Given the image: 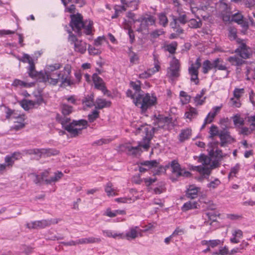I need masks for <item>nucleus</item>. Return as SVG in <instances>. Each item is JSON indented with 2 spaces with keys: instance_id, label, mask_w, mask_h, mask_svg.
Wrapping results in <instances>:
<instances>
[{
  "instance_id": "1",
  "label": "nucleus",
  "mask_w": 255,
  "mask_h": 255,
  "mask_svg": "<svg viewBox=\"0 0 255 255\" xmlns=\"http://www.w3.org/2000/svg\"><path fill=\"white\" fill-rule=\"evenodd\" d=\"M62 65L56 63L54 65H48L46 67L45 72L39 74V79L42 82H48L50 85H56L61 81V85L70 86L73 82L70 79V68L68 66H65L62 71H58Z\"/></svg>"
},
{
  "instance_id": "2",
  "label": "nucleus",
  "mask_w": 255,
  "mask_h": 255,
  "mask_svg": "<svg viewBox=\"0 0 255 255\" xmlns=\"http://www.w3.org/2000/svg\"><path fill=\"white\" fill-rule=\"evenodd\" d=\"M70 26L73 31L79 36L83 34L93 35L94 31L93 22L90 20H83V16L80 13L72 14L70 16Z\"/></svg>"
},
{
  "instance_id": "3",
  "label": "nucleus",
  "mask_w": 255,
  "mask_h": 255,
  "mask_svg": "<svg viewBox=\"0 0 255 255\" xmlns=\"http://www.w3.org/2000/svg\"><path fill=\"white\" fill-rule=\"evenodd\" d=\"M140 131L145 134L143 137L142 140L138 142L137 146H129L128 147V151L130 154L133 155H139L143 150L147 151L150 147V143L152 138V134L151 130L144 126H141L137 129V133H140Z\"/></svg>"
},
{
  "instance_id": "4",
  "label": "nucleus",
  "mask_w": 255,
  "mask_h": 255,
  "mask_svg": "<svg viewBox=\"0 0 255 255\" xmlns=\"http://www.w3.org/2000/svg\"><path fill=\"white\" fill-rule=\"evenodd\" d=\"M220 160L217 159V160L212 162L210 157L206 155L201 154L199 157L198 162L201 163L202 165L195 166V168L200 174L209 175L212 169L219 166V160Z\"/></svg>"
},
{
  "instance_id": "5",
  "label": "nucleus",
  "mask_w": 255,
  "mask_h": 255,
  "mask_svg": "<svg viewBox=\"0 0 255 255\" xmlns=\"http://www.w3.org/2000/svg\"><path fill=\"white\" fill-rule=\"evenodd\" d=\"M133 102L136 106L140 108L142 112H145L147 109L157 104V98L155 96L149 93L146 94L144 96L138 94Z\"/></svg>"
},
{
  "instance_id": "6",
  "label": "nucleus",
  "mask_w": 255,
  "mask_h": 255,
  "mask_svg": "<svg viewBox=\"0 0 255 255\" xmlns=\"http://www.w3.org/2000/svg\"><path fill=\"white\" fill-rule=\"evenodd\" d=\"M88 122L85 120L73 121L66 127V130L72 136L75 137L80 134L82 130L86 128Z\"/></svg>"
},
{
  "instance_id": "7",
  "label": "nucleus",
  "mask_w": 255,
  "mask_h": 255,
  "mask_svg": "<svg viewBox=\"0 0 255 255\" xmlns=\"http://www.w3.org/2000/svg\"><path fill=\"white\" fill-rule=\"evenodd\" d=\"M26 153L35 154L41 158L57 155L59 154V151L55 148H33L27 150Z\"/></svg>"
},
{
  "instance_id": "8",
  "label": "nucleus",
  "mask_w": 255,
  "mask_h": 255,
  "mask_svg": "<svg viewBox=\"0 0 255 255\" xmlns=\"http://www.w3.org/2000/svg\"><path fill=\"white\" fill-rule=\"evenodd\" d=\"M68 41L74 45V51L81 54H84L87 50V44L86 42L77 39L71 32H69Z\"/></svg>"
},
{
  "instance_id": "9",
  "label": "nucleus",
  "mask_w": 255,
  "mask_h": 255,
  "mask_svg": "<svg viewBox=\"0 0 255 255\" xmlns=\"http://www.w3.org/2000/svg\"><path fill=\"white\" fill-rule=\"evenodd\" d=\"M201 66V59L198 57L196 59L195 63L191 64L188 68V72L191 77L190 80L196 85L199 83L198 71Z\"/></svg>"
},
{
  "instance_id": "10",
  "label": "nucleus",
  "mask_w": 255,
  "mask_h": 255,
  "mask_svg": "<svg viewBox=\"0 0 255 255\" xmlns=\"http://www.w3.org/2000/svg\"><path fill=\"white\" fill-rule=\"evenodd\" d=\"M59 221L58 219L42 220L28 223L26 226L29 229H41L50 226L52 224H57Z\"/></svg>"
},
{
  "instance_id": "11",
  "label": "nucleus",
  "mask_w": 255,
  "mask_h": 255,
  "mask_svg": "<svg viewBox=\"0 0 255 255\" xmlns=\"http://www.w3.org/2000/svg\"><path fill=\"white\" fill-rule=\"evenodd\" d=\"M142 231L138 226H131L129 228L128 230L125 234L121 233L122 234L123 238L121 239H126L128 241H131L135 239L138 237L142 236Z\"/></svg>"
},
{
  "instance_id": "12",
  "label": "nucleus",
  "mask_w": 255,
  "mask_h": 255,
  "mask_svg": "<svg viewBox=\"0 0 255 255\" xmlns=\"http://www.w3.org/2000/svg\"><path fill=\"white\" fill-rule=\"evenodd\" d=\"M180 63L178 59L173 57L170 63V67L167 70V75L171 78H176L179 76Z\"/></svg>"
},
{
  "instance_id": "13",
  "label": "nucleus",
  "mask_w": 255,
  "mask_h": 255,
  "mask_svg": "<svg viewBox=\"0 0 255 255\" xmlns=\"http://www.w3.org/2000/svg\"><path fill=\"white\" fill-rule=\"evenodd\" d=\"M237 42L240 44V46L236 50V52L239 53L240 56L244 59L250 58L252 55L251 50L249 47L247 46L244 40L241 39H237Z\"/></svg>"
},
{
  "instance_id": "14",
  "label": "nucleus",
  "mask_w": 255,
  "mask_h": 255,
  "mask_svg": "<svg viewBox=\"0 0 255 255\" xmlns=\"http://www.w3.org/2000/svg\"><path fill=\"white\" fill-rule=\"evenodd\" d=\"M171 167L172 173L175 174L177 177L184 176L189 177L191 176V173L189 171H185L182 169L178 162L174 160L171 163Z\"/></svg>"
},
{
  "instance_id": "15",
  "label": "nucleus",
  "mask_w": 255,
  "mask_h": 255,
  "mask_svg": "<svg viewBox=\"0 0 255 255\" xmlns=\"http://www.w3.org/2000/svg\"><path fill=\"white\" fill-rule=\"evenodd\" d=\"M43 102V99L39 97L36 101L28 100H23L19 102L20 106L26 111L29 110L35 107L40 105Z\"/></svg>"
},
{
  "instance_id": "16",
  "label": "nucleus",
  "mask_w": 255,
  "mask_h": 255,
  "mask_svg": "<svg viewBox=\"0 0 255 255\" xmlns=\"http://www.w3.org/2000/svg\"><path fill=\"white\" fill-rule=\"evenodd\" d=\"M123 5L121 8L123 11H126L128 7H130L133 9H137L139 4L141 0H121Z\"/></svg>"
},
{
  "instance_id": "17",
  "label": "nucleus",
  "mask_w": 255,
  "mask_h": 255,
  "mask_svg": "<svg viewBox=\"0 0 255 255\" xmlns=\"http://www.w3.org/2000/svg\"><path fill=\"white\" fill-rule=\"evenodd\" d=\"M93 81L96 89L102 91L104 94L107 92L103 79L97 74L95 73L92 76Z\"/></svg>"
},
{
  "instance_id": "18",
  "label": "nucleus",
  "mask_w": 255,
  "mask_h": 255,
  "mask_svg": "<svg viewBox=\"0 0 255 255\" xmlns=\"http://www.w3.org/2000/svg\"><path fill=\"white\" fill-rule=\"evenodd\" d=\"M218 144L219 142L218 141L211 142L209 144V145L210 148L209 153L211 155L214 156L216 158L221 160V159L224 156L222 150L218 149H216L215 151L214 150L216 147H217Z\"/></svg>"
},
{
  "instance_id": "19",
  "label": "nucleus",
  "mask_w": 255,
  "mask_h": 255,
  "mask_svg": "<svg viewBox=\"0 0 255 255\" xmlns=\"http://www.w3.org/2000/svg\"><path fill=\"white\" fill-rule=\"evenodd\" d=\"M222 106L214 107L212 108L211 112H210L206 118L205 119V124H210L212 123L217 115V114L220 111Z\"/></svg>"
},
{
  "instance_id": "20",
  "label": "nucleus",
  "mask_w": 255,
  "mask_h": 255,
  "mask_svg": "<svg viewBox=\"0 0 255 255\" xmlns=\"http://www.w3.org/2000/svg\"><path fill=\"white\" fill-rule=\"evenodd\" d=\"M140 164L141 166H145L146 167H144L142 166L139 167V170L140 172H144L146 171H147L148 169L154 167H157L158 165V162L156 160H147L144 161L140 163Z\"/></svg>"
},
{
  "instance_id": "21",
  "label": "nucleus",
  "mask_w": 255,
  "mask_h": 255,
  "mask_svg": "<svg viewBox=\"0 0 255 255\" xmlns=\"http://www.w3.org/2000/svg\"><path fill=\"white\" fill-rule=\"evenodd\" d=\"M168 122V118L162 115L154 116V123L159 128H163Z\"/></svg>"
},
{
  "instance_id": "22",
  "label": "nucleus",
  "mask_w": 255,
  "mask_h": 255,
  "mask_svg": "<svg viewBox=\"0 0 255 255\" xmlns=\"http://www.w3.org/2000/svg\"><path fill=\"white\" fill-rule=\"evenodd\" d=\"M231 20L237 22L239 24H241L244 28L246 29L248 27V22L245 21L243 20V16L240 13H237L233 14Z\"/></svg>"
},
{
  "instance_id": "23",
  "label": "nucleus",
  "mask_w": 255,
  "mask_h": 255,
  "mask_svg": "<svg viewBox=\"0 0 255 255\" xmlns=\"http://www.w3.org/2000/svg\"><path fill=\"white\" fill-rule=\"evenodd\" d=\"M219 135L220 138V144L222 146H224L227 143L231 142L233 139L230 133L227 131H222L219 134Z\"/></svg>"
},
{
  "instance_id": "24",
  "label": "nucleus",
  "mask_w": 255,
  "mask_h": 255,
  "mask_svg": "<svg viewBox=\"0 0 255 255\" xmlns=\"http://www.w3.org/2000/svg\"><path fill=\"white\" fill-rule=\"evenodd\" d=\"M200 188L194 185H190L186 192V196L191 199H194L197 197Z\"/></svg>"
},
{
  "instance_id": "25",
  "label": "nucleus",
  "mask_w": 255,
  "mask_h": 255,
  "mask_svg": "<svg viewBox=\"0 0 255 255\" xmlns=\"http://www.w3.org/2000/svg\"><path fill=\"white\" fill-rule=\"evenodd\" d=\"M243 236V233L241 230H235L232 232V237L230 239V242L233 244H238Z\"/></svg>"
},
{
  "instance_id": "26",
  "label": "nucleus",
  "mask_w": 255,
  "mask_h": 255,
  "mask_svg": "<svg viewBox=\"0 0 255 255\" xmlns=\"http://www.w3.org/2000/svg\"><path fill=\"white\" fill-rule=\"evenodd\" d=\"M126 211L123 210H116L112 211L110 208H107L104 213V215L108 216L110 218H113L117 216L118 215H125Z\"/></svg>"
},
{
  "instance_id": "27",
  "label": "nucleus",
  "mask_w": 255,
  "mask_h": 255,
  "mask_svg": "<svg viewBox=\"0 0 255 255\" xmlns=\"http://www.w3.org/2000/svg\"><path fill=\"white\" fill-rule=\"evenodd\" d=\"M111 105V102L107 101L105 99L98 98L96 101V108L99 109H102L106 107H109Z\"/></svg>"
},
{
  "instance_id": "28",
  "label": "nucleus",
  "mask_w": 255,
  "mask_h": 255,
  "mask_svg": "<svg viewBox=\"0 0 255 255\" xmlns=\"http://www.w3.org/2000/svg\"><path fill=\"white\" fill-rule=\"evenodd\" d=\"M246 70V75L247 79H255V63H253L250 66H247Z\"/></svg>"
},
{
  "instance_id": "29",
  "label": "nucleus",
  "mask_w": 255,
  "mask_h": 255,
  "mask_svg": "<svg viewBox=\"0 0 255 255\" xmlns=\"http://www.w3.org/2000/svg\"><path fill=\"white\" fill-rule=\"evenodd\" d=\"M102 233L105 237L109 238H113L115 239H121V238H123V235L121 233H117L112 230H103Z\"/></svg>"
},
{
  "instance_id": "30",
  "label": "nucleus",
  "mask_w": 255,
  "mask_h": 255,
  "mask_svg": "<svg viewBox=\"0 0 255 255\" xmlns=\"http://www.w3.org/2000/svg\"><path fill=\"white\" fill-rule=\"evenodd\" d=\"M10 118L15 119H20L22 121L25 119L24 115L17 114L14 112V111L8 109L6 112V118L8 119Z\"/></svg>"
},
{
  "instance_id": "31",
  "label": "nucleus",
  "mask_w": 255,
  "mask_h": 255,
  "mask_svg": "<svg viewBox=\"0 0 255 255\" xmlns=\"http://www.w3.org/2000/svg\"><path fill=\"white\" fill-rule=\"evenodd\" d=\"M64 174L61 171H57L54 173V176L51 177L49 179L45 180V183L47 184H51L52 183H55L59 181L63 176Z\"/></svg>"
},
{
  "instance_id": "32",
  "label": "nucleus",
  "mask_w": 255,
  "mask_h": 255,
  "mask_svg": "<svg viewBox=\"0 0 255 255\" xmlns=\"http://www.w3.org/2000/svg\"><path fill=\"white\" fill-rule=\"evenodd\" d=\"M231 65L235 66H240L243 64L244 62V61L241 58H240L238 56L234 55L233 56H230L228 58L227 60Z\"/></svg>"
},
{
  "instance_id": "33",
  "label": "nucleus",
  "mask_w": 255,
  "mask_h": 255,
  "mask_svg": "<svg viewBox=\"0 0 255 255\" xmlns=\"http://www.w3.org/2000/svg\"><path fill=\"white\" fill-rule=\"evenodd\" d=\"M223 60L220 58H216L212 62L213 69H217L219 70H226L227 67L223 64Z\"/></svg>"
},
{
  "instance_id": "34",
  "label": "nucleus",
  "mask_w": 255,
  "mask_h": 255,
  "mask_svg": "<svg viewBox=\"0 0 255 255\" xmlns=\"http://www.w3.org/2000/svg\"><path fill=\"white\" fill-rule=\"evenodd\" d=\"M198 115V111L196 109L190 107L188 111L185 113L186 118L189 119L190 121L195 118Z\"/></svg>"
},
{
  "instance_id": "35",
  "label": "nucleus",
  "mask_w": 255,
  "mask_h": 255,
  "mask_svg": "<svg viewBox=\"0 0 255 255\" xmlns=\"http://www.w3.org/2000/svg\"><path fill=\"white\" fill-rule=\"evenodd\" d=\"M191 135V130L189 128H186L185 129H183L181 130V133H180L179 136V140L181 142L184 141V140L188 139Z\"/></svg>"
},
{
  "instance_id": "36",
  "label": "nucleus",
  "mask_w": 255,
  "mask_h": 255,
  "mask_svg": "<svg viewBox=\"0 0 255 255\" xmlns=\"http://www.w3.org/2000/svg\"><path fill=\"white\" fill-rule=\"evenodd\" d=\"M135 21L139 22L140 26L137 28V31L138 32H143L144 31H147L148 29L149 24L147 23L145 20L142 17L141 19L135 20Z\"/></svg>"
},
{
  "instance_id": "37",
  "label": "nucleus",
  "mask_w": 255,
  "mask_h": 255,
  "mask_svg": "<svg viewBox=\"0 0 255 255\" xmlns=\"http://www.w3.org/2000/svg\"><path fill=\"white\" fill-rule=\"evenodd\" d=\"M179 96L180 97V102L182 105L187 104L190 101L191 96L183 91L180 92Z\"/></svg>"
},
{
  "instance_id": "38",
  "label": "nucleus",
  "mask_w": 255,
  "mask_h": 255,
  "mask_svg": "<svg viewBox=\"0 0 255 255\" xmlns=\"http://www.w3.org/2000/svg\"><path fill=\"white\" fill-rule=\"evenodd\" d=\"M234 125L236 127L242 126L245 124L244 119L239 114H236L232 117Z\"/></svg>"
},
{
  "instance_id": "39",
  "label": "nucleus",
  "mask_w": 255,
  "mask_h": 255,
  "mask_svg": "<svg viewBox=\"0 0 255 255\" xmlns=\"http://www.w3.org/2000/svg\"><path fill=\"white\" fill-rule=\"evenodd\" d=\"M198 203L195 201H189L184 204L182 207L183 211H186L189 210L197 208Z\"/></svg>"
},
{
  "instance_id": "40",
  "label": "nucleus",
  "mask_w": 255,
  "mask_h": 255,
  "mask_svg": "<svg viewBox=\"0 0 255 255\" xmlns=\"http://www.w3.org/2000/svg\"><path fill=\"white\" fill-rule=\"evenodd\" d=\"M62 113L64 116L69 115L73 112V107L65 103H62L61 105Z\"/></svg>"
},
{
  "instance_id": "41",
  "label": "nucleus",
  "mask_w": 255,
  "mask_h": 255,
  "mask_svg": "<svg viewBox=\"0 0 255 255\" xmlns=\"http://www.w3.org/2000/svg\"><path fill=\"white\" fill-rule=\"evenodd\" d=\"M28 73L30 77L32 78L38 77L39 79V74L41 72L38 73L36 71L34 63H33L28 66Z\"/></svg>"
},
{
  "instance_id": "42",
  "label": "nucleus",
  "mask_w": 255,
  "mask_h": 255,
  "mask_svg": "<svg viewBox=\"0 0 255 255\" xmlns=\"http://www.w3.org/2000/svg\"><path fill=\"white\" fill-rule=\"evenodd\" d=\"M213 69L212 63L209 60L204 61L203 63L202 72L206 74L208 73L209 70Z\"/></svg>"
},
{
  "instance_id": "43",
  "label": "nucleus",
  "mask_w": 255,
  "mask_h": 255,
  "mask_svg": "<svg viewBox=\"0 0 255 255\" xmlns=\"http://www.w3.org/2000/svg\"><path fill=\"white\" fill-rule=\"evenodd\" d=\"M83 103L88 107H92L94 105V95L87 96L83 100Z\"/></svg>"
},
{
  "instance_id": "44",
  "label": "nucleus",
  "mask_w": 255,
  "mask_h": 255,
  "mask_svg": "<svg viewBox=\"0 0 255 255\" xmlns=\"http://www.w3.org/2000/svg\"><path fill=\"white\" fill-rule=\"evenodd\" d=\"M228 36L230 40L237 41V29L234 27L230 26L228 28Z\"/></svg>"
},
{
  "instance_id": "45",
  "label": "nucleus",
  "mask_w": 255,
  "mask_h": 255,
  "mask_svg": "<svg viewBox=\"0 0 255 255\" xmlns=\"http://www.w3.org/2000/svg\"><path fill=\"white\" fill-rule=\"evenodd\" d=\"M177 47V43L175 41H173L171 43L166 44L164 46L165 50L171 54L175 53Z\"/></svg>"
},
{
  "instance_id": "46",
  "label": "nucleus",
  "mask_w": 255,
  "mask_h": 255,
  "mask_svg": "<svg viewBox=\"0 0 255 255\" xmlns=\"http://www.w3.org/2000/svg\"><path fill=\"white\" fill-rule=\"evenodd\" d=\"M188 25L192 28H197L202 26V22L200 19L197 20L195 19H191L188 21Z\"/></svg>"
},
{
  "instance_id": "47",
  "label": "nucleus",
  "mask_w": 255,
  "mask_h": 255,
  "mask_svg": "<svg viewBox=\"0 0 255 255\" xmlns=\"http://www.w3.org/2000/svg\"><path fill=\"white\" fill-rule=\"evenodd\" d=\"M160 69V66L159 65V62L158 60L155 57H154V67L148 70H149V72H150L151 75H152L156 72L159 71Z\"/></svg>"
},
{
  "instance_id": "48",
  "label": "nucleus",
  "mask_w": 255,
  "mask_h": 255,
  "mask_svg": "<svg viewBox=\"0 0 255 255\" xmlns=\"http://www.w3.org/2000/svg\"><path fill=\"white\" fill-rule=\"evenodd\" d=\"M105 192L108 196H114L115 195L114 189L113 188V184L111 182H108L105 188Z\"/></svg>"
},
{
  "instance_id": "49",
  "label": "nucleus",
  "mask_w": 255,
  "mask_h": 255,
  "mask_svg": "<svg viewBox=\"0 0 255 255\" xmlns=\"http://www.w3.org/2000/svg\"><path fill=\"white\" fill-rule=\"evenodd\" d=\"M12 85L14 87H30V84L27 83L24 81H21L18 79H15Z\"/></svg>"
},
{
  "instance_id": "50",
  "label": "nucleus",
  "mask_w": 255,
  "mask_h": 255,
  "mask_svg": "<svg viewBox=\"0 0 255 255\" xmlns=\"http://www.w3.org/2000/svg\"><path fill=\"white\" fill-rule=\"evenodd\" d=\"M158 18L160 25L165 27L168 23V19L164 13H160L158 14Z\"/></svg>"
},
{
  "instance_id": "51",
  "label": "nucleus",
  "mask_w": 255,
  "mask_h": 255,
  "mask_svg": "<svg viewBox=\"0 0 255 255\" xmlns=\"http://www.w3.org/2000/svg\"><path fill=\"white\" fill-rule=\"evenodd\" d=\"M230 103L231 106L234 108H240L242 105L240 99L235 97L230 99Z\"/></svg>"
},
{
  "instance_id": "52",
  "label": "nucleus",
  "mask_w": 255,
  "mask_h": 255,
  "mask_svg": "<svg viewBox=\"0 0 255 255\" xmlns=\"http://www.w3.org/2000/svg\"><path fill=\"white\" fill-rule=\"evenodd\" d=\"M245 89L244 88H236L233 91V95L235 98L240 99L244 94Z\"/></svg>"
},
{
  "instance_id": "53",
  "label": "nucleus",
  "mask_w": 255,
  "mask_h": 255,
  "mask_svg": "<svg viewBox=\"0 0 255 255\" xmlns=\"http://www.w3.org/2000/svg\"><path fill=\"white\" fill-rule=\"evenodd\" d=\"M88 49L89 53L90 55H98L101 53V50L100 49L92 46L90 45L88 46Z\"/></svg>"
},
{
  "instance_id": "54",
  "label": "nucleus",
  "mask_w": 255,
  "mask_h": 255,
  "mask_svg": "<svg viewBox=\"0 0 255 255\" xmlns=\"http://www.w3.org/2000/svg\"><path fill=\"white\" fill-rule=\"evenodd\" d=\"M135 200V199L126 197L118 198L115 199V201H117V202L123 203H131L134 202Z\"/></svg>"
},
{
  "instance_id": "55",
  "label": "nucleus",
  "mask_w": 255,
  "mask_h": 255,
  "mask_svg": "<svg viewBox=\"0 0 255 255\" xmlns=\"http://www.w3.org/2000/svg\"><path fill=\"white\" fill-rule=\"evenodd\" d=\"M206 99V97L201 98L200 96L196 95L194 99L196 106H198L202 105L205 103Z\"/></svg>"
},
{
  "instance_id": "56",
  "label": "nucleus",
  "mask_w": 255,
  "mask_h": 255,
  "mask_svg": "<svg viewBox=\"0 0 255 255\" xmlns=\"http://www.w3.org/2000/svg\"><path fill=\"white\" fill-rule=\"evenodd\" d=\"M99 112L97 110H94L91 114L88 115L89 121L91 123L93 122L99 117Z\"/></svg>"
},
{
  "instance_id": "57",
  "label": "nucleus",
  "mask_w": 255,
  "mask_h": 255,
  "mask_svg": "<svg viewBox=\"0 0 255 255\" xmlns=\"http://www.w3.org/2000/svg\"><path fill=\"white\" fill-rule=\"evenodd\" d=\"M130 86L137 92L140 91V82L139 81H137L136 82H130Z\"/></svg>"
},
{
  "instance_id": "58",
  "label": "nucleus",
  "mask_w": 255,
  "mask_h": 255,
  "mask_svg": "<svg viewBox=\"0 0 255 255\" xmlns=\"http://www.w3.org/2000/svg\"><path fill=\"white\" fill-rule=\"evenodd\" d=\"M65 101L69 102L70 104H73V105L76 104V99L74 96H71L69 97L65 96V97H63V98H62L63 103H64V102Z\"/></svg>"
},
{
  "instance_id": "59",
  "label": "nucleus",
  "mask_w": 255,
  "mask_h": 255,
  "mask_svg": "<svg viewBox=\"0 0 255 255\" xmlns=\"http://www.w3.org/2000/svg\"><path fill=\"white\" fill-rule=\"evenodd\" d=\"M186 2L188 3L190 5V9L193 13H195L197 10L199 8L195 5L194 0H184Z\"/></svg>"
},
{
  "instance_id": "60",
  "label": "nucleus",
  "mask_w": 255,
  "mask_h": 255,
  "mask_svg": "<svg viewBox=\"0 0 255 255\" xmlns=\"http://www.w3.org/2000/svg\"><path fill=\"white\" fill-rule=\"evenodd\" d=\"M210 137L213 138L214 136L219 134V131L217 127L213 125L211 127L210 129Z\"/></svg>"
},
{
  "instance_id": "61",
  "label": "nucleus",
  "mask_w": 255,
  "mask_h": 255,
  "mask_svg": "<svg viewBox=\"0 0 255 255\" xmlns=\"http://www.w3.org/2000/svg\"><path fill=\"white\" fill-rule=\"evenodd\" d=\"M142 18L146 21L147 23H148L149 25H152L155 24V18L152 15H148L147 17H144Z\"/></svg>"
},
{
  "instance_id": "62",
  "label": "nucleus",
  "mask_w": 255,
  "mask_h": 255,
  "mask_svg": "<svg viewBox=\"0 0 255 255\" xmlns=\"http://www.w3.org/2000/svg\"><path fill=\"white\" fill-rule=\"evenodd\" d=\"M111 141L110 139L108 138H101L97 141H95L93 143V145H102L103 144H108Z\"/></svg>"
},
{
  "instance_id": "63",
  "label": "nucleus",
  "mask_w": 255,
  "mask_h": 255,
  "mask_svg": "<svg viewBox=\"0 0 255 255\" xmlns=\"http://www.w3.org/2000/svg\"><path fill=\"white\" fill-rule=\"evenodd\" d=\"M22 61L25 63H28L29 65L34 63L32 58L28 54H25L22 57Z\"/></svg>"
},
{
  "instance_id": "64",
  "label": "nucleus",
  "mask_w": 255,
  "mask_h": 255,
  "mask_svg": "<svg viewBox=\"0 0 255 255\" xmlns=\"http://www.w3.org/2000/svg\"><path fill=\"white\" fill-rule=\"evenodd\" d=\"M22 61L25 63H28L29 65L34 63L32 58L28 54H25L22 57Z\"/></svg>"
}]
</instances>
